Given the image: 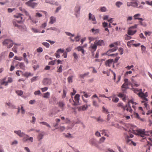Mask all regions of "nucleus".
I'll use <instances>...</instances> for the list:
<instances>
[{
  "mask_svg": "<svg viewBox=\"0 0 152 152\" xmlns=\"http://www.w3.org/2000/svg\"><path fill=\"white\" fill-rule=\"evenodd\" d=\"M113 61V59H109L106 61L105 65L107 66L110 67Z\"/></svg>",
  "mask_w": 152,
  "mask_h": 152,
  "instance_id": "17",
  "label": "nucleus"
},
{
  "mask_svg": "<svg viewBox=\"0 0 152 152\" xmlns=\"http://www.w3.org/2000/svg\"><path fill=\"white\" fill-rule=\"evenodd\" d=\"M105 140V138L104 137H102L99 140V143H102L104 142V140Z\"/></svg>",
  "mask_w": 152,
  "mask_h": 152,
  "instance_id": "39",
  "label": "nucleus"
},
{
  "mask_svg": "<svg viewBox=\"0 0 152 152\" xmlns=\"http://www.w3.org/2000/svg\"><path fill=\"white\" fill-rule=\"evenodd\" d=\"M41 94V92L39 90L35 91L34 92V94L36 95H39Z\"/></svg>",
  "mask_w": 152,
  "mask_h": 152,
  "instance_id": "64",
  "label": "nucleus"
},
{
  "mask_svg": "<svg viewBox=\"0 0 152 152\" xmlns=\"http://www.w3.org/2000/svg\"><path fill=\"white\" fill-rule=\"evenodd\" d=\"M38 76L34 77L31 80V83L36 81L38 79Z\"/></svg>",
  "mask_w": 152,
  "mask_h": 152,
  "instance_id": "37",
  "label": "nucleus"
},
{
  "mask_svg": "<svg viewBox=\"0 0 152 152\" xmlns=\"http://www.w3.org/2000/svg\"><path fill=\"white\" fill-rule=\"evenodd\" d=\"M57 52L59 54L62 53L64 52V49H61V48L58 49L57 50Z\"/></svg>",
  "mask_w": 152,
  "mask_h": 152,
  "instance_id": "50",
  "label": "nucleus"
},
{
  "mask_svg": "<svg viewBox=\"0 0 152 152\" xmlns=\"http://www.w3.org/2000/svg\"><path fill=\"white\" fill-rule=\"evenodd\" d=\"M80 96V95L77 94L75 96L74 100L72 99L73 102V103H72L73 105H76L80 104L79 103Z\"/></svg>",
  "mask_w": 152,
  "mask_h": 152,
  "instance_id": "7",
  "label": "nucleus"
},
{
  "mask_svg": "<svg viewBox=\"0 0 152 152\" xmlns=\"http://www.w3.org/2000/svg\"><path fill=\"white\" fill-rule=\"evenodd\" d=\"M91 99L92 100L93 105L95 107H99V104L97 102V100H98V101L100 102V99L98 97L96 94H94L91 97Z\"/></svg>",
  "mask_w": 152,
  "mask_h": 152,
  "instance_id": "3",
  "label": "nucleus"
},
{
  "mask_svg": "<svg viewBox=\"0 0 152 152\" xmlns=\"http://www.w3.org/2000/svg\"><path fill=\"white\" fill-rule=\"evenodd\" d=\"M35 1L36 0H30L26 2L25 3V4L28 6L34 8L38 4V3L33 2L34 1Z\"/></svg>",
  "mask_w": 152,
  "mask_h": 152,
  "instance_id": "5",
  "label": "nucleus"
},
{
  "mask_svg": "<svg viewBox=\"0 0 152 152\" xmlns=\"http://www.w3.org/2000/svg\"><path fill=\"white\" fill-rule=\"evenodd\" d=\"M51 83V79L47 78L44 79L42 81V83L45 85H50Z\"/></svg>",
  "mask_w": 152,
  "mask_h": 152,
  "instance_id": "10",
  "label": "nucleus"
},
{
  "mask_svg": "<svg viewBox=\"0 0 152 152\" xmlns=\"http://www.w3.org/2000/svg\"><path fill=\"white\" fill-rule=\"evenodd\" d=\"M6 77H5L3 79L0 80V84L1 85H4L5 86L8 85V83L7 81H6Z\"/></svg>",
  "mask_w": 152,
  "mask_h": 152,
  "instance_id": "18",
  "label": "nucleus"
},
{
  "mask_svg": "<svg viewBox=\"0 0 152 152\" xmlns=\"http://www.w3.org/2000/svg\"><path fill=\"white\" fill-rule=\"evenodd\" d=\"M122 91H124L128 88V84L126 83H124L122 86Z\"/></svg>",
  "mask_w": 152,
  "mask_h": 152,
  "instance_id": "23",
  "label": "nucleus"
},
{
  "mask_svg": "<svg viewBox=\"0 0 152 152\" xmlns=\"http://www.w3.org/2000/svg\"><path fill=\"white\" fill-rule=\"evenodd\" d=\"M19 9L22 11L23 12L25 13L26 15H28V12L25 10L24 9H22L21 7H19Z\"/></svg>",
  "mask_w": 152,
  "mask_h": 152,
  "instance_id": "32",
  "label": "nucleus"
},
{
  "mask_svg": "<svg viewBox=\"0 0 152 152\" xmlns=\"http://www.w3.org/2000/svg\"><path fill=\"white\" fill-rule=\"evenodd\" d=\"M91 30V32L93 33L94 34V35L99 34V30L98 29H95L94 28H92Z\"/></svg>",
  "mask_w": 152,
  "mask_h": 152,
  "instance_id": "24",
  "label": "nucleus"
},
{
  "mask_svg": "<svg viewBox=\"0 0 152 152\" xmlns=\"http://www.w3.org/2000/svg\"><path fill=\"white\" fill-rule=\"evenodd\" d=\"M119 100V99L117 97H113L112 100V101L113 102L117 103Z\"/></svg>",
  "mask_w": 152,
  "mask_h": 152,
  "instance_id": "43",
  "label": "nucleus"
},
{
  "mask_svg": "<svg viewBox=\"0 0 152 152\" xmlns=\"http://www.w3.org/2000/svg\"><path fill=\"white\" fill-rule=\"evenodd\" d=\"M122 3L120 1H118L116 2V5L118 8L120 7L121 5L122 4Z\"/></svg>",
  "mask_w": 152,
  "mask_h": 152,
  "instance_id": "48",
  "label": "nucleus"
},
{
  "mask_svg": "<svg viewBox=\"0 0 152 152\" xmlns=\"http://www.w3.org/2000/svg\"><path fill=\"white\" fill-rule=\"evenodd\" d=\"M118 107L122 108L123 110L124 111L126 110V107L123 106V104L122 103H119L117 105Z\"/></svg>",
  "mask_w": 152,
  "mask_h": 152,
  "instance_id": "27",
  "label": "nucleus"
},
{
  "mask_svg": "<svg viewBox=\"0 0 152 152\" xmlns=\"http://www.w3.org/2000/svg\"><path fill=\"white\" fill-rule=\"evenodd\" d=\"M50 93L47 92L43 94V97L45 98H48L50 96Z\"/></svg>",
  "mask_w": 152,
  "mask_h": 152,
  "instance_id": "25",
  "label": "nucleus"
},
{
  "mask_svg": "<svg viewBox=\"0 0 152 152\" xmlns=\"http://www.w3.org/2000/svg\"><path fill=\"white\" fill-rule=\"evenodd\" d=\"M42 44L47 48H48L50 46V44L47 42H43L42 43Z\"/></svg>",
  "mask_w": 152,
  "mask_h": 152,
  "instance_id": "44",
  "label": "nucleus"
},
{
  "mask_svg": "<svg viewBox=\"0 0 152 152\" xmlns=\"http://www.w3.org/2000/svg\"><path fill=\"white\" fill-rule=\"evenodd\" d=\"M127 130L129 132L132 133L136 135L140 136L142 137H145L144 139L146 138L145 136L150 135V133L152 135V131L150 132H145L144 130L137 129V127L131 124H128L127 125Z\"/></svg>",
  "mask_w": 152,
  "mask_h": 152,
  "instance_id": "1",
  "label": "nucleus"
},
{
  "mask_svg": "<svg viewBox=\"0 0 152 152\" xmlns=\"http://www.w3.org/2000/svg\"><path fill=\"white\" fill-rule=\"evenodd\" d=\"M6 104L9 106L10 107H13L14 106L11 103L9 102L8 103H6Z\"/></svg>",
  "mask_w": 152,
  "mask_h": 152,
  "instance_id": "62",
  "label": "nucleus"
},
{
  "mask_svg": "<svg viewBox=\"0 0 152 152\" xmlns=\"http://www.w3.org/2000/svg\"><path fill=\"white\" fill-rule=\"evenodd\" d=\"M14 58L16 60L19 61H21L23 59V57H18L17 56H15Z\"/></svg>",
  "mask_w": 152,
  "mask_h": 152,
  "instance_id": "41",
  "label": "nucleus"
},
{
  "mask_svg": "<svg viewBox=\"0 0 152 152\" xmlns=\"http://www.w3.org/2000/svg\"><path fill=\"white\" fill-rule=\"evenodd\" d=\"M2 43L3 45L6 46L8 48H10L14 44L13 42L10 39H5Z\"/></svg>",
  "mask_w": 152,
  "mask_h": 152,
  "instance_id": "4",
  "label": "nucleus"
},
{
  "mask_svg": "<svg viewBox=\"0 0 152 152\" xmlns=\"http://www.w3.org/2000/svg\"><path fill=\"white\" fill-rule=\"evenodd\" d=\"M48 89V88L47 87H44L43 88H41V90L42 92H44L46 91H47Z\"/></svg>",
  "mask_w": 152,
  "mask_h": 152,
  "instance_id": "59",
  "label": "nucleus"
},
{
  "mask_svg": "<svg viewBox=\"0 0 152 152\" xmlns=\"http://www.w3.org/2000/svg\"><path fill=\"white\" fill-rule=\"evenodd\" d=\"M14 132L20 137H23L25 135V134L23 132H22L20 130L15 131Z\"/></svg>",
  "mask_w": 152,
  "mask_h": 152,
  "instance_id": "15",
  "label": "nucleus"
},
{
  "mask_svg": "<svg viewBox=\"0 0 152 152\" xmlns=\"http://www.w3.org/2000/svg\"><path fill=\"white\" fill-rule=\"evenodd\" d=\"M42 16V14L39 12H37L35 13V17H36L40 18Z\"/></svg>",
  "mask_w": 152,
  "mask_h": 152,
  "instance_id": "42",
  "label": "nucleus"
},
{
  "mask_svg": "<svg viewBox=\"0 0 152 152\" xmlns=\"http://www.w3.org/2000/svg\"><path fill=\"white\" fill-rule=\"evenodd\" d=\"M14 17L17 18H20V20H18L14 19L12 21L13 25L15 27H17L20 29H22L24 28V26L22 25L23 23V21L24 19H23V15L21 14H18L14 15Z\"/></svg>",
  "mask_w": 152,
  "mask_h": 152,
  "instance_id": "2",
  "label": "nucleus"
},
{
  "mask_svg": "<svg viewBox=\"0 0 152 152\" xmlns=\"http://www.w3.org/2000/svg\"><path fill=\"white\" fill-rule=\"evenodd\" d=\"M23 75L27 77L29 76H32V75H31V73L30 72H26L23 74Z\"/></svg>",
  "mask_w": 152,
  "mask_h": 152,
  "instance_id": "35",
  "label": "nucleus"
},
{
  "mask_svg": "<svg viewBox=\"0 0 152 152\" xmlns=\"http://www.w3.org/2000/svg\"><path fill=\"white\" fill-rule=\"evenodd\" d=\"M80 37L79 36H77V37H75V41L76 42H78L80 40Z\"/></svg>",
  "mask_w": 152,
  "mask_h": 152,
  "instance_id": "63",
  "label": "nucleus"
},
{
  "mask_svg": "<svg viewBox=\"0 0 152 152\" xmlns=\"http://www.w3.org/2000/svg\"><path fill=\"white\" fill-rule=\"evenodd\" d=\"M68 80L69 83H72V77H69L68 78Z\"/></svg>",
  "mask_w": 152,
  "mask_h": 152,
  "instance_id": "61",
  "label": "nucleus"
},
{
  "mask_svg": "<svg viewBox=\"0 0 152 152\" xmlns=\"http://www.w3.org/2000/svg\"><path fill=\"white\" fill-rule=\"evenodd\" d=\"M131 90L133 91L134 93L137 94H138V93L140 92V89H139L137 88H132Z\"/></svg>",
  "mask_w": 152,
  "mask_h": 152,
  "instance_id": "26",
  "label": "nucleus"
},
{
  "mask_svg": "<svg viewBox=\"0 0 152 152\" xmlns=\"http://www.w3.org/2000/svg\"><path fill=\"white\" fill-rule=\"evenodd\" d=\"M65 136L66 137L69 138H72L73 137L72 136V135L69 133H68L67 134H65Z\"/></svg>",
  "mask_w": 152,
  "mask_h": 152,
  "instance_id": "54",
  "label": "nucleus"
},
{
  "mask_svg": "<svg viewBox=\"0 0 152 152\" xmlns=\"http://www.w3.org/2000/svg\"><path fill=\"white\" fill-rule=\"evenodd\" d=\"M44 134L42 133H40L39 134L38 136L37 139L39 140H40L42 139L43 137Z\"/></svg>",
  "mask_w": 152,
  "mask_h": 152,
  "instance_id": "30",
  "label": "nucleus"
},
{
  "mask_svg": "<svg viewBox=\"0 0 152 152\" xmlns=\"http://www.w3.org/2000/svg\"><path fill=\"white\" fill-rule=\"evenodd\" d=\"M55 56L57 58H59L60 57V54L58 53L57 52V51H56V52L55 53Z\"/></svg>",
  "mask_w": 152,
  "mask_h": 152,
  "instance_id": "55",
  "label": "nucleus"
},
{
  "mask_svg": "<svg viewBox=\"0 0 152 152\" xmlns=\"http://www.w3.org/2000/svg\"><path fill=\"white\" fill-rule=\"evenodd\" d=\"M126 107V110L127 111H129L131 113H132V110L130 104L129 103H127L125 106Z\"/></svg>",
  "mask_w": 152,
  "mask_h": 152,
  "instance_id": "16",
  "label": "nucleus"
},
{
  "mask_svg": "<svg viewBox=\"0 0 152 152\" xmlns=\"http://www.w3.org/2000/svg\"><path fill=\"white\" fill-rule=\"evenodd\" d=\"M56 19L55 17L51 16L50 18V21L49 23L51 24H53L56 22Z\"/></svg>",
  "mask_w": 152,
  "mask_h": 152,
  "instance_id": "22",
  "label": "nucleus"
},
{
  "mask_svg": "<svg viewBox=\"0 0 152 152\" xmlns=\"http://www.w3.org/2000/svg\"><path fill=\"white\" fill-rule=\"evenodd\" d=\"M131 28L129 29L128 31V34L129 35H132L134 34L137 31L136 30H133L131 29Z\"/></svg>",
  "mask_w": 152,
  "mask_h": 152,
  "instance_id": "21",
  "label": "nucleus"
},
{
  "mask_svg": "<svg viewBox=\"0 0 152 152\" xmlns=\"http://www.w3.org/2000/svg\"><path fill=\"white\" fill-rule=\"evenodd\" d=\"M124 38L126 40H128L131 39V37L128 36L127 34H126L124 36Z\"/></svg>",
  "mask_w": 152,
  "mask_h": 152,
  "instance_id": "45",
  "label": "nucleus"
},
{
  "mask_svg": "<svg viewBox=\"0 0 152 152\" xmlns=\"http://www.w3.org/2000/svg\"><path fill=\"white\" fill-rule=\"evenodd\" d=\"M88 19L89 20L92 21V23L94 24H96V21L94 15H92L91 13H89L88 14Z\"/></svg>",
  "mask_w": 152,
  "mask_h": 152,
  "instance_id": "8",
  "label": "nucleus"
},
{
  "mask_svg": "<svg viewBox=\"0 0 152 152\" xmlns=\"http://www.w3.org/2000/svg\"><path fill=\"white\" fill-rule=\"evenodd\" d=\"M141 47L142 53H145V52L146 49L145 47L143 45H142Z\"/></svg>",
  "mask_w": 152,
  "mask_h": 152,
  "instance_id": "38",
  "label": "nucleus"
},
{
  "mask_svg": "<svg viewBox=\"0 0 152 152\" xmlns=\"http://www.w3.org/2000/svg\"><path fill=\"white\" fill-rule=\"evenodd\" d=\"M16 93L18 95L21 96L23 95V92L22 91H16Z\"/></svg>",
  "mask_w": 152,
  "mask_h": 152,
  "instance_id": "51",
  "label": "nucleus"
},
{
  "mask_svg": "<svg viewBox=\"0 0 152 152\" xmlns=\"http://www.w3.org/2000/svg\"><path fill=\"white\" fill-rule=\"evenodd\" d=\"M140 92H139L138 94V96L142 98L143 100L146 101H148V99L144 97V93L142 91V89H140Z\"/></svg>",
  "mask_w": 152,
  "mask_h": 152,
  "instance_id": "13",
  "label": "nucleus"
},
{
  "mask_svg": "<svg viewBox=\"0 0 152 152\" xmlns=\"http://www.w3.org/2000/svg\"><path fill=\"white\" fill-rule=\"evenodd\" d=\"M94 42L96 43L97 46H101L104 45V42L102 40H96Z\"/></svg>",
  "mask_w": 152,
  "mask_h": 152,
  "instance_id": "14",
  "label": "nucleus"
},
{
  "mask_svg": "<svg viewBox=\"0 0 152 152\" xmlns=\"http://www.w3.org/2000/svg\"><path fill=\"white\" fill-rule=\"evenodd\" d=\"M23 140L24 141H26L28 140V136L27 135L25 134V136L23 137Z\"/></svg>",
  "mask_w": 152,
  "mask_h": 152,
  "instance_id": "49",
  "label": "nucleus"
},
{
  "mask_svg": "<svg viewBox=\"0 0 152 152\" xmlns=\"http://www.w3.org/2000/svg\"><path fill=\"white\" fill-rule=\"evenodd\" d=\"M19 66L20 67V68L24 70L25 68V65L24 63L21 62L19 64Z\"/></svg>",
  "mask_w": 152,
  "mask_h": 152,
  "instance_id": "28",
  "label": "nucleus"
},
{
  "mask_svg": "<svg viewBox=\"0 0 152 152\" xmlns=\"http://www.w3.org/2000/svg\"><path fill=\"white\" fill-rule=\"evenodd\" d=\"M43 51V49L41 47H39L37 49V51L38 53H41Z\"/></svg>",
  "mask_w": 152,
  "mask_h": 152,
  "instance_id": "53",
  "label": "nucleus"
},
{
  "mask_svg": "<svg viewBox=\"0 0 152 152\" xmlns=\"http://www.w3.org/2000/svg\"><path fill=\"white\" fill-rule=\"evenodd\" d=\"M63 67L62 65H61L58 69L57 72H61L62 71V67Z\"/></svg>",
  "mask_w": 152,
  "mask_h": 152,
  "instance_id": "60",
  "label": "nucleus"
},
{
  "mask_svg": "<svg viewBox=\"0 0 152 152\" xmlns=\"http://www.w3.org/2000/svg\"><path fill=\"white\" fill-rule=\"evenodd\" d=\"M5 56L4 53H1L0 55V62L5 59Z\"/></svg>",
  "mask_w": 152,
  "mask_h": 152,
  "instance_id": "31",
  "label": "nucleus"
},
{
  "mask_svg": "<svg viewBox=\"0 0 152 152\" xmlns=\"http://www.w3.org/2000/svg\"><path fill=\"white\" fill-rule=\"evenodd\" d=\"M106 9L105 7H101L100 9V11L101 12H105L106 11Z\"/></svg>",
  "mask_w": 152,
  "mask_h": 152,
  "instance_id": "58",
  "label": "nucleus"
},
{
  "mask_svg": "<svg viewBox=\"0 0 152 152\" xmlns=\"http://www.w3.org/2000/svg\"><path fill=\"white\" fill-rule=\"evenodd\" d=\"M146 101H145V100H143V101H141V102H142V103H143L145 106V107L147 108V106L148 105V104L145 102ZM147 101H146V102Z\"/></svg>",
  "mask_w": 152,
  "mask_h": 152,
  "instance_id": "57",
  "label": "nucleus"
},
{
  "mask_svg": "<svg viewBox=\"0 0 152 152\" xmlns=\"http://www.w3.org/2000/svg\"><path fill=\"white\" fill-rule=\"evenodd\" d=\"M89 72H87L83 74H81L80 75V77L83 78L85 77L88 75H89Z\"/></svg>",
  "mask_w": 152,
  "mask_h": 152,
  "instance_id": "33",
  "label": "nucleus"
},
{
  "mask_svg": "<svg viewBox=\"0 0 152 152\" xmlns=\"http://www.w3.org/2000/svg\"><path fill=\"white\" fill-rule=\"evenodd\" d=\"M58 106L62 109H63L65 106L63 102H59L58 103Z\"/></svg>",
  "mask_w": 152,
  "mask_h": 152,
  "instance_id": "29",
  "label": "nucleus"
},
{
  "mask_svg": "<svg viewBox=\"0 0 152 152\" xmlns=\"http://www.w3.org/2000/svg\"><path fill=\"white\" fill-rule=\"evenodd\" d=\"M140 14H136L135 15L134 17V19L135 20L138 19L139 18V17H140Z\"/></svg>",
  "mask_w": 152,
  "mask_h": 152,
  "instance_id": "46",
  "label": "nucleus"
},
{
  "mask_svg": "<svg viewBox=\"0 0 152 152\" xmlns=\"http://www.w3.org/2000/svg\"><path fill=\"white\" fill-rule=\"evenodd\" d=\"M80 10V6L79 5H77L75 7V11L78 12H79Z\"/></svg>",
  "mask_w": 152,
  "mask_h": 152,
  "instance_id": "36",
  "label": "nucleus"
},
{
  "mask_svg": "<svg viewBox=\"0 0 152 152\" xmlns=\"http://www.w3.org/2000/svg\"><path fill=\"white\" fill-rule=\"evenodd\" d=\"M91 105L90 104L87 105L85 104L81 106L78 108V110L79 111H84L86 110L87 108L88 107H90Z\"/></svg>",
  "mask_w": 152,
  "mask_h": 152,
  "instance_id": "12",
  "label": "nucleus"
},
{
  "mask_svg": "<svg viewBox=\"0 0 152 152\" xmlns=\"http://www.w3.org/2000/svg\"><path fill=\"white\" fill-rule=\"evenodd\" d=\"M117 49V47H115L109 50L106 53H104V55H107L109 56H116L118 55V53L115 54H111L110 53L115 51Z\"/></svg>",
  "mask_w": 152,
  "mask_h": 152,
  "instance_id": "6",
  "label": "nucleus"
},
{
  "mask_svg": "<svg viewBox=\"0 0 152 152\" xmlns=\"http://www.w3.org/2000/svg\"><path fill=\"white\" fill-rule=\"evenodd\" d=\"M89 143L92 145L95 146L96 147L98 146L97 142L96 140L94 138H92L89 141Z\"/></svg>",
  "mask_w": 152,
  "mask_h": 152,
  "instance_id": "11",
  "label": "nucleus"
},
{
  "mask_svg": "<svg viewBox=\"0 0 152 152\" xmlns=\"http://www.w3.org/2000/svg\"><path fill=\"white\" fill-rule=\"evenodd\" d=\"M102 111L103 112L107 114L109 113L108 110L105 109L104 107H102Z\"/></svg>",
  "mask_w": 152,
  "mask_h": 152,
  "instance_id": "47",
  "label": "nucleus"
},
{
  "mask_svg": "<svg viewBox=\"0 0 152 152\" xmlns=\"http://www.w3.org/2000/svg\"><path fill=\"white\" fill-rule=\"evenodd\" d=\"M132 1H135L134 2H132V7H137L139 8H142L143 7L142 6H139V7H138V4L137 3V2L135 0H132Z\"/></svg>",
  "mask_w": 152,
  "mask_h": 152,
  "instance_id": "20",
  "label": "nucleus"
},
{
  "mask_svg": "<svg viewBox=\"0 0 152 152\" xmlns=\"http://www.w3.org/2000/svg\"><path fill=\"white\" fill-rule=\"evenodd\" d=\"M97 46L94 42V44H91L89 48L90 50L93 53L97 49Z\"/></svg>",
  "mask_w": 152,
  "mask_h": 152,
  "instance_id": "9",
  "label": "nucleus"
},
{
  "mask_svg": "<svg viewBox=\"0 0 152 152\" xmlns=\"http://www.w3.org/2000/svg\"><path fill=\"white\" fill-rule=\"evenodd\" d=\"M33 23H36L38 22V19H37L32 18L31 19Z\"/></svg>",
  "mask_w": 152,
  "mask_h": 152,
  "instance_id": "56",
  "label": "nucleus"
},
{
  "mask_svg": "<svg viewBox=\"0 0 152 152\" xmlns=\"http://www.w3.org/2000/svg\"><path fill=\"white\" fill-rule=\"evenodd\" d=\"M31 30L34 33H40V31H38L37 29L34 28H32Z\"/></svg>",
  "mask_w": 152,
  "mask_h": 152,
  "instance_id": "52",
  "label": "nucleus"
},
{
  "mask_svg": "<svg viewBox=\"0 0 152 152\" xmlns=\"http://www.w3.org/2000/svg\"><path fill=\"white\" fill-rule=\"evenodd\" d=\"M83 46H79L75 48V49L77 50L78 51H81L82 53L84 54V50L83 49Z\"/></svg>",
  "mask_w": 152,
  "mask_h": 152,
  "instance_id": "19",
  "label": "nucleus"
},
{
  "mask_svg": "<svg viewBox=\"0 0 152 152\" xmlns=\"http://www.w3.org/2000/svg\"><path fill=\"white\" fill-rule=\"evenodd\" d=\"M39 123L41 124H42L44 125H46L47 127H49L50 128H51L50 126L47 122H39Z\"/></svg>",
  "mask_w": 152,
  "mask_h": 152,
  "instance_id": "34",
  "label": "nucleus"
},
{
  "mask_svg": "<svg viewBox=\"0 0 152 152\" xmlns=\"http://www.w3.org/2000/svg\"><path fill=\"white\" fill-rule=\"evenodd\" d=\"M118 96L119 97H120V98L123 97V100H124L125 99V95L124 94L121 93H120L118 94Z\"/></svg>",
  "mask_w": 152,
  "mask_h": 152,
  "instance_id": "40",
  "label": "nucleus"
}]
</instances>
